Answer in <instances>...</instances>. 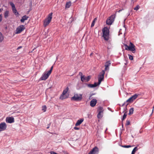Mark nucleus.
<instances>
[{
	"mask_svg": "<svg viewBox=\"0 0 154 154\" xmlns=\"http://www.w3.org/2000/svg\"><path fill=\"white\" fill-rule=\"evenodd\" d=\"M103 36L104 39L106 41L108 40L109 38V30L107 27H104L102 29Z\"/></svg>",
	"mask_w": 154,
	"mask_h": 154,
	"instance_id": "nucleus-1",
	"label": "nucleus"
},
{
	"mask_svg": "<svg viewBox=\"0 0 154 154\" xmlns=\"http://www.w3.org/2000/svg\"><path fill=\"white\" fill-rule=\"evenodd\" d=\"M125 46L126 50L130 51L133 53L135 52L136 49L135 48V46L132 43L130 42L129 46L125 45Z\"/></svg>",
	"mask_w": 154,
	"mask_h": 154,
	"instance_id": "nucleus-2",
	"label": "nucleus"
},
{
	"mask_svg": "<svg viewBox=\"0 0 154 154\" xmlns=\"http://www.w3.org/2000/svg\"><path fill=\"white\" fill-rule=\"evenodd\" d=\"M52 14L53 13L52 12L51 13L48 15L47 18L44 20V26H46L51 22L52 18Z\"/></svg>",
	"mask_w": 154,
	"mask_h": 154,
	"instance_id": "nucleus-3",
	"label": "nucleus"
},
{
	"mask_svg": "<svg viewBox=\"0 0 154 154\" xmlns=\"http://www.w3.org/2000/svg\"><path fill=\"white\" fill-rule=\"evenodd\" d=\"M116 14L112 15L109 17L106 20V24L108 25H111L112 24L114 20L116 17Z\"/></svg>",
	"mask_w": 154,
	"mask_h": 154,
	"instance_id": "nucleus-4",
	"label": "nucleus"
},
{
	"mask_svg": "<svg viewBox=\"0 0 154 154\" xmlns=\"http://www.w3.org/2000/svg\"><path fill=\"white\" fill-rule=\"evenodd\" d=\"M82 99V95L81 94H75L71 98L72 100L75 101H80Z\"/></svg>",
	"mask_w": 154,
	"mask_h": 154,
	"instance_id": "nucleus-5",
	"label": "nucleus"
},
{
	"mask_svg": "<svg viewBox=\"0 0 154 154\" xmlns=\"http://www.w3.org/2000/svg\"><path fill=\"white\" fill-rule=\"evenodd\" d=\"M10 4L11 6L13 12L17 17H18L19 15V14L17 11L14 4L12 2H10Z\"/></svg>",
	"mask_w": 154,
	"mask_h": 154,
	"instance_id": "nucleus-6",
	"label": "nucleus"
},
{
	"mask_svg": "<svg viewBox=\"0 0 154 154\" xmlns=\"http://www.w3.org/2000/svg\"><path fill=\"white\" fill-rule=\"evenodd\" d=\"M68 90V87H66L65 89L63 90L62 94L60 97V99L61 100H63L68 97V95H66V94L67 93Z\"/></svg>",
	"mask_w": 154,
	"mask_h": 154,
	"instance_id": "nucleus-7",
	"label": "nucleus"
},
{
	"mask_svg": "<svg viewBox=\"0 0 154 154\" xmlns=\"http://www.w3.org/2000/svg\"><path fill=\"white\" fill-rule=\"evenodd\" d=\"M105 73V71L103 70L101 72L98 76L99 84H100L101 81L103 79Z\"/></svg>",
	"mask_w": 154,
	"mask_h": 154,
	"instance_id": "nucleus-8",
	"label": "nucleus"
},
{
	"mask_svg": "<svg viewBox=\"0 0 154 154\" xmlns=\"http://www.w3.org/2000/svg\"><path fill=\"white\" fill-rule=\"evenodd\" d=\"M50 74L48 72H44L40 78V80H45L48 77Z\"/></svg>",
	"mask_w": 154,
	"mask_h": 154,
	"instance_id": "nucleus-9",
	"label": "nucleus"
},
{
	"mask_svg": "<svg viewBox=\"0 0 154 154\" xmlns=\"http://www.w3.org/2000/svg\"><path fill=\"white\" fill-rule=\"evenodd\" d=\"M25 28L24 25H20L16 29L15 33L16 34L20 33L24 30Z\"/></svg>",
	"mask_w": 154,
	"mask_h": 154,
	"instance_id": "nucleus-10",
	"label": "nucleus"
},
{
	"mask_svg": "<svg viewBox=\"0 0 154 154\" xmlns=\"http://www.w3.org/2000/svg\"><path fill=\"white\" fill-rule=\"evenodd\" d=\"M7 127V125L5 122H3L0 123V132L5 130Z\"/></svg>",
	"mask_w": 154,
	"mask_h": 154,
	"instance_id": "nucleus-11",
	"label": "nucleus"
},
{
	"mask_svg": "<svg viewBox=\"0 0 154 154\" xmlns=\"http://www.w3.org/2000/svg\"><path fill=\"white\" fill-rule=\"evenodd\" d=\"M98 148L97 147H95L88 154H98Z\"/></svg>",
	"mask_w": 154,
	"mask_h": 154,
	"instance_id": "nucleus-12",
	"label": "nucleus"
},
{
	"mask_svg": "<svg viewBox=\"0 0 154 154\" xmlns=\"http://www.w3.org/2000/svg\"><path fill=\"white\" fill-rule=\"evenodd\" d=\"M138 95V94H135L127 100L130 103L132 102L134 100L136 99L137 98Z\"/></svg>",
	"mask_w": 154,
	"mask_h": 154,
	"instance_id": "nucleus-13",
	"label": "nucleus"
},
{
	"mask_svg": "<svg viewBox=\"0 0 154 154\" xmlns=\"http://www.w3.org/2000/svg\"><path fill=\"white\" fill-rule=\"evenodd\" d=\"M91 78V76L89 75L88 76H85L84 75L83 78H82L81 80L82 82H88Z\"/></svg>",
	"mask_w": 154,
	"mask_h": 154,
	"instance_id": "nucleus-14",
	"label": "nucleus"
},
{
	"mask_svg": "<svg viewBox=\"0 0 154 154\" xmlns=\"http://www.w3.org/2000/svg\"><path fill=\"white\" fill-rule=\"evenodd\" d=\"M6 122L8 123H11L14 122V118L12 117H8L6 119Z\"/></svg>",
	"mask_w": 154,
	"mask_h": 154,
	"instance_id": "nucleus-15",
	"label": "nucleus"
},
{
	"mask_svg": "<svg viewBox=\"0 0 154 154\" xmlns=\"http://www.w3.org/2000/svg\"><path fill=\"white\" fill-rule=\"evenodd\" d=\"M97 100L96 99H93L90 101V105L91 107H94L96 105L97 103Z\"/></svg>",
	"mask_w": 154,
	"mask_h": 154,
	"instance_id": "nucleus-16",
	"label": "nucleus"
},
{
	"mask_svg": "<svg viewBox=\"0 0 154 154\" xmlns=\"http://www.w3.org/2000/svg\"><path fill=\"white\" fill-rule=\"evenodd\" d=\"M29 18V17L25 15L23 16L20 19V21L22 23H24L25 20H27Z\"/></svg>",
	"mask_w": 154,
	"mask_h": 154,
	"instance_id": "nucleus-17",
	"label": "nucleus"
},
{
	"mask_svg": "<svg viewBox=\"0 0 154 154\" xmlns=\"http://www.w3.org/2000/svg\"><path fill=\"white\" fill-rule=\"evenodd\" d=\"M84 119L83 118L81 119H80L78 120L76 123H75V125L76 126H78L80 125L83 121Z\"/></svg>",
	"mask_w": 154,
	"mask_h": 154,
	"instance_id": "nucleus-18",
	"label": "nucleus"
},
{
	"mask_svg": "<svg viewBox=\"0 0 154 154\" xmlns=\"http://www.w3.org/2000/svg\"><path fill=\"white\" fill-rule=\"evenodd\" d=\"M111 63L110 61H109L106 62L105 64V70H107L109 68V66L110 65Z\"/></svg>",
	"mask_w": 154,
	"mask_h": 154,
	"instance_id": "nucleus-19",
	"label": "nucleus"
},
{
	"mask_svg": "<svg viewBox=\"0 0 154 154\" xmlns=\"http://www.w3.org/2000/svg\"><path fill=\"white\" fill-rule=\"evenodd\" d=\"M9 11L8 10H6L4 13V16L5 18H7L9 16Z\"/></svg>",
	"mask_w": 154,
	"mask_h": 154,
	"instance_id": "nucleus-20",
	"label": "nucleus"
},
{
	"mask_svg": "<svg viewBox=\"0 0 154 154\" xmlns=\"http://www.w3.org/2000/svg\"><path fill=\"white\" fill-rule=\"evenodd\" d=\"M71 3L70 2H67L65 5L66 8H69L71 6Z\"/></svg>",
	"mask_w": 154,
	"mask_h": 154,
	"instance_id": "nucleus-21",
	"label": "nucleus"
},
{
	"mask_svg": "<svg viewBox=\"0 0 154 154\" xmlns=\"http://www.w3.org/2000/svg\"><path fill=\"white\" fill-rule=\"evenodd\" d=\"M103 117V113L101 112H98V113L97 115V117L98 119H100Z\"/></svg>",
	"mask_w": 154,
	"mask_h": 154,
	"instance_id": "nucleus-22",
	"label": "nucleus"
},
{
	"mask_svg": "<svg viewBox=\"0 0 154 154\" xmlns=\"http://www.w3.org/2000/svg\"><path fill=\"white\" fill-rule=\"evenodd\" d=\"M4 38L3 35L1 32H0V43L1 42Z\"/></svg>",
	"mask_w": 154,
	"mask_h": 154,
	"instance_id": "nucleus-23",
	"label": "nucleus"
},
{
	"mask_svg": "<svg viewBox=\"0 0 154 154\" xmlns=\"http://www.w3.org/2000/svg\"><path fill=\"white\" fill-rule=\"evenodd\" d=\"M134 110V109L133 108H132L129 109V112L128 113V115H131L133 113Z\"/></svg>",
	"mask_w": 154,
	"mask_h": 154,
	"instance_id": "nucleus-24",
	"label": "nucleus"
},
{
	"mask_svg": "<svg viewBox=\"0 0 154 154\" xmlns=\"http://www.w3.org/2000/svg\"><path fill=\"white\" fill-rule=\"evenodd\" d=\"M97 20V18H96V17L94 19V20H93V21L92 22V23H91V27H92L94 26V24H95V21Z\"/></svg>",
	"mask_w": 154,
	"mask_h": 154,
	"instance_id": "nucleus-25",
	"label": "nucleus"
},
{
	"mask_svg": "<svg viewBox=\"0 0 154 154\" xmlns=\"http://www.w3.org/2000/svg\"><path fill=\"white\" fill-rule=\"evenodd\" d=\"M98 112H101V113H103V108L101 106L99 107L98 108Z\"/></svg>",
	"mask_w": 154,
	"mask_h": 154,
	"instance_id": "nucleus-26",
	"label": "nucleus"
},
{
	"mask_svg": "<svg viewBox=\"0 0 154 154\" xmlns=\"http://www.w3.org/2000/svg\"><path fill=\"white\" fill-rule=\"evenodd\" d=\"M138 149L137 147H135L133 150L132 151L131 154H134L136 151H137Z\"/></svg>",
	"mask_w": 154,
	"mask_h": 154,
	"instance_id": "nucleus-27",
	"label": "nucleus"
},
{
	"mask_svg": "<svg viewBox=\"0 0 154 154\" xmlns=\"http://www.w3.org/2000/svg\"><path fill=\"white\" fill-rule=\"evenodd\" d=\"M130 103L127 100L122 105V106H123L125 105L126 106H127L128 105L129 103Z\"/></svg>",
	"mask_w": 154,
	"mask_h": 154,
	"instance_id": "nucleus-28",
	"label": "nucleus"
},
{
	"mask_svg": "<svg viewBox=\"0 0 154 154\" xmlns=\"http://www.w3.org/2000/svg\"><path fill=\"white\" fill-rule=\"evenodd\" d=\"M85 85L87 86L88 87L90 88H93L92 84H88L87 83H85L84 84Z\"/></svg>",
	"mask_w": 154,
	"mask_h": 154,
	"instance_id": "nucleus-29",
	"label": "nucleus"
},
{
	"mask_svg": "<svg viewBox=\"0 0 154 154\" xmlns=\"http://www.w3.org/2000/svg\"><path fill=\"white\" fill-rule=\"evenodd\" d=\"M47 107L45 105L43 106L42 107V110L44 112H45L46 110Z\"/></svg>",
	"mask_w": 154,
	"mask_h": 154,
	"instance_id": "nucleus-30",
	"label": "nucleus"
},
{
	"mask_svg": "<svg viewBox=\"0 0 154 154\" xmlns=\"http://www.w3.org/2000/svg\"><path fill=\"white\" fill-rule=\"evenodd\" d=\"M100 84H99V82L98 83L95 82L94 84H92L93 88L97 87Z\"/></svg>",
	"mask_w": 154,
	"mask_h": 154,
	"instance_id": "nucleus-31",
	"label": "nucleus"
},
{
	"mask_svg": "<svg viewBox=\"0 0 154 154\" xmlns=\"http://www.w3.org/2000/svg\"><path fill=\"white\" fill-rule=\"evenodd\" d=\"M129 59L131 60H132L133 59V56L130 54H128Z\"/></svg>",
	"mask_w": 154,
	"mask_h": 154,
	"instance_id": "nucleus-32",
	"label": "nucleus"
},
{
	"mask_svg": "<svg viewBox=\"0 0 154 154\" xmlns=\"http://www.w3.org/2000/svg\"><path fill=\"white\" fill-rule=\"evenodd\" d=\"M127 115L126 114V112L124 113V115L123 116V118L122 119V121H123L125 119L127 116Z\"/></svg>",
	"mask_w": 154,
	"mask_h": 154,
	"instance_id": "nucleus-33",
	"label": "nucleus"
},
{
	"mask_svg": "<svg viewBox=\"0 0 154 154\" xmlns=\"http://www.w3.org/2000/svg\"><path fill=\"white\" fill-rule=\"evenodd\" d=\"M140 8V6L138 5H137L134 9V10L137 11Z\"/></svg>",
	"mask_w": 154,
	"mask_h": 154,
	"instance_id": "nucleus-34",
	"label": "nucleus"
},
{
	"mask_svg": "<svg viewBox=\"0 0 154 154\" xmlns=\"http://www.w3.org/2000/svg\"><path fill=\"white\" fill-rule=\"evenodd\" d=\"M53 66H52L51 67V69H50L47 71L48 72V73L50 74H51V72H52V69H53Z\"/></svg>",
	"mask_w": 154,
	"mask_h": 154,
	"instance_id": "nucleus-35",
	"label": "nucleus"
},
{
	"mask_svg": "<svg viewBox=\"0 0 154 154\" xmlns=\"http://www.w3.org/2000/svg\"><path fill=\"white\" fill-rule=\"evenodd\" d=\"M79 75L81 76V79L82 78H83L84 77V75H83L82 72H79Z\"/></svg>",
	"mask_w": 154,
	"mask_h": 154,
	"instance_id": "nucleus-36",
	"label": "nucleus"
},
{
	"mask_svg": "<svg viewBox=\"0 0 154 154\" xmlns=\"http://www.w3.org/2000/svg\"><path fill=\"white\" fill-rule=\"evenodd\" d=\"M130 122L129 120H127L126 121V125H130Z\"/></svg>",
	"mask_w": 154,
	"mask_h": 154,
	"instance_id": "nucleus-37",
	"label": "nucleus"
},
{
	"mask_svg": "<svg viewBox=\"0 0 154 154\" xmlns=\"http://www.w3.org/2000/svg\"><path fill=\"white\" fill-rule=\"evenodd\" d=\"M137 0H131V4L132 5L134 3L137 1Z\"/></svg>",
	"mask_w": 154,
	"mask_h": 154,
	"instance_id": "nucleus-38",
	"label": "nucleus"
},
{
	"mask_svg": "<svg viewBox=\"0 0 154 154\" xmlns=\"http://www.w3.org/2000/svg\"><path fill=\"white\" fill-rule=\"evenodd\" d=\"M124 148H128L131 147L130 145H125L122 146Z\"/></svg>",
	"mask_w": 154,
	"mask_h": 154,
	"instance_id": "nucleus-39",
	"label": "nucleus"
},
{
	"mask_svg": "<svg viewBox=\"0 0 154 154\" xmlns=\"http://www.w3.org/2000/svg\"><path fill=\"white\" fill-rule=\"evenodd\" d=\"M2 15L0 14V22L2 21Z\"/></svg>",
	"mask_w": 154,
	"mask_h": 154,
	"instance_id": "nucleus-40",
	"label": "nucleus"
},
{
	"mask_svg": "<svg viewBox=\"0 0 154 154\" xmlns=\"http://www.w3.org/2000/svg\"><path fill=\"white\" fill-rule=\"evenodd\" d=\"M74 129L75 130H78L79 129V128L78 127H75L74 128Z\"/></svg>",
	"mask_w": 154,
	"mask_h": 154,
	"instance_id": "nucleus-41",
	"label": "nucleus"
},
{
	"mask_svg": "<svg viewBox=\"0 0 154 154\" xmlns=\"http://www.w3.org/2000/svg\"><path fill=\"white\" fill-rule=\"evenodd\" d=\"M22 48V47L21 46H19L17 48V50H18L21 48Z\"/></svg>",
	"mask_w": 154,
	"mask_h": 154,
	"instance_id": "nucleus-42",
	"label": "nucleus"
},
{
	"mask_svg": "<svg viewBox=\"0 0 154 154\" xmlns=\"http://www.w3.org/2000/svg\"><path fill=\"white\" fill-rule=\"evenodd\" d=\"M92 96V95H91L89 97V100H90V99H91V96Z\"/></svg>",
	"mask_w": 154,
	"mask_h": 154,
	"instance_id": "nucleus-43",
	"label": "nucleus"
},
{
	"mask_svg": "<svg viewBox=\"0 0 154 154\" xmlns=\"http://www.w3.org/2000/svg\"><path fill=\"white\" fill-rule=\"evenodd\" d=\"M93 54V53L92 52L90 54V56H91Z\"/></svg>",
	"mask_w": 154,
	"mask_h": 154,
	"instance_id": "nucleus-44",
	"label": "nucleus"
},
{
	"mask_svg": "<svg viewBox=\"0 0 154 154\" xmlns=\"http://www.w3.org/2000/svg\"><path fill=\"white\" fill-rule=\"evenodd\" d=\"M49 128V125L47 127V129H48Z\"/></svg>",
	"mask_w": 154,
	"mask_h": 154,
	"instance_id": "nucleus-45",
	"label": "nucleus"
},
{
	"mask_svg": "<svg viewBox=\"0 0 154 154\" xmlns=\"http://www.w3.org/2000/svg\"><path fill=\"white\" fill-rule=\"evenodd\" d=\"M2 10V9H0V13L1 12V11Z\"/></svg>",
	"mask_w": 154,
	"mask_h": 154,
	"instance_id": "nucleus-46",
	"label": "nucleus"
},
{
	"mask_svg": "<svg viewBox=\"0 0 154 154\" xmlns=\"http://www.w3.org/2000/svg\"><path fill=\"white\" fill-rule=\"evenodd\" d=\"M122 128L123 127V124L122 123Z\"/></svg>",
	"mask_w": 154,
	"mask_h": 154,
	"instance_id": "nucleus-47",
	"label": "nucleus"
},
{
	"mask_svg": "<svg viewBox=\"0 0 154 154\" xmlns=\"http://www.w3.org/2000/svg\"><path fill=\"white\" fill-rule=\"evenodd\" d=\"M107 128H106V130H105V132H106V131H107Z\"/></svg>",
	"mask_w": 154,
	"mask_h": 154,
	"instance_id": "nucleus-48",
	"label": "nucleus"
},
{
	"mask_svg": "<svg viewBox=\"0 0 154 154\" xmlns=\"http://www.w3.org/2000/svg\"><path fill=\"white\" fill-rule=\"evenodd\" d=\"M31 10V9H29V11L28 12H29L30 10Z\"/></svg>",
	"mask_w": 154,
	"mask_h": 154,
	"instance_id": "nucleus-49",
	"label": "nucleus"
},
{
	"mask_svg": "<svg viewBox=\"0 0 154 154\" xmlns=\"http://www.w3.org/2000/svg\"><path fill=\"white\" fill-rule=\"evenodd\" d=\"M153 109L152 112H153Z\"/></svg>",
	"mask_w": 154,
	"mask_h": 154,
	"instance_id": "nucleus-50",
	"label": "nucleus"
},
{
	"mask_svg": "<svg viewBox=\"0 0 154 154\" xmlns=\"http://www.w3.org/2000/svg\"><path fill=\"white\" fill-rule=\"evenodd\" d=\"M31 5H32V3H31Z\"/></svg>",
	"mask_w": 154,
	"mask_h": 154,
	"instance_id": "nucleus-51",
	"label": "nucleus"
},
{
	"mask_svg": "<svg viewBox=\"0 0 154 154\" xmlns=\"http://www.w3.org/2000/svg\"><path fill=\"white\" fill-rule=\"evenodd\" d=\"M1 72V70H0V73Z\"/></svg>",
	"mask_w": 154,
	"mask_h": 154,
	"instance_id": "nucleus-52",
	"label": "nucleus"
}]
</instances>
